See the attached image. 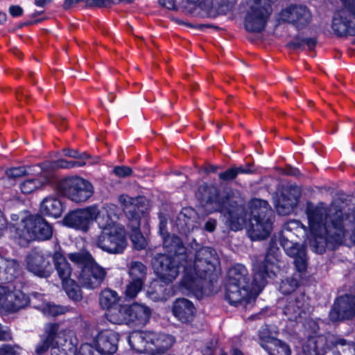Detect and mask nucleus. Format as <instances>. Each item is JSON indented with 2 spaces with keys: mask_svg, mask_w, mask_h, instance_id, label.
I'll use <instances>...</instances> for the list:
<instances>
[{
  "mask_svg": "<svg viewBox=\"0 0 355 355\" xmlns=\"http://www.w3.org/2000/svg\"><path fill=\"white\" fill-rule=\"evenodd\" d=\"M68 257L79 270L74 272V275L82 286L94 289L102 284L106 271L94 261L88 252L70 253Z\"/></svg>",
  "mask_w": 355,
  "mask_h": 355,
  "instance_id": "obj_6",
  "label": "nucleus"
},
{
  "mask_svg": "<svg viewBox=\"0 0 355 355\" xmlns=\"http://www.w3.org/2000/svg\"><path fill=\"white\" fill-rule=\"evenodd\" d=\"M3 266H5L3 272L6 275L5 279L7 281L12 280L19 274L20 266L16 260L5 259Z\"/></svg>",
  "mask_w": 355,
  "mask_h": 355,
  "instance_id": "obj_40",
  "label": "nucleus"
},
{
  "mask_svg": "<svg viewBox=\"0 0 355 355\" xmlns=\"http://www.w3.org/2000/svg\"><path fill=\"white\" fill-rule=\"evenodd\" d=\"M234 1V0H230V3H228L226 6V8L224 10H222V11H227V10H230L232 7V4H233Z\"/></svg>",
  "mask_w": 355,
  "mask_h": 355,
  "instance_id": "obj_60",
  "label": "nucleus"
},
{
  "mask_svg": "<svg viewBox=\"0 0 355 355\" xmlns=\"http://www.w3.org/2000/svg\"><path fill=\"white\" fill-rule=\"evenodd\" d=\"M82 0H65L64 1V7L66 8H69L74 4H76L81 1Z\"/></svg>",
  "mask_w": 355,
  "mask_h": 355,
  "instance_id": "obj_58",
  "label": "nucleus"
},
{
  "mask_svg": "<svg viewBox=\"0 0 355 355\" xmlns=\"http://www.w3.org/2000/svg\"><path fill=\"white\" fill-rule=\"evenodd\" d=\"M234 170H235V172H236V176L239 175V174H241V173H250L252 172V169L251 168V166L250 165H246V166H238V167H234Z\"/></svg>",
  "mask_w": 355,
  "mask_h": 355,
  "instance_id": "obj_53",
  "label": "nucleus"
},
{
  "mask_svg": "<svg viewBox=\"0 0 355 355\" xmlns=\"http://www.w3.org/2000/svg\"><path fill=\"white\" fill-rule=\"evenodd\" d=\"M96 245L110 254H121L127 247L125 230L121 225L101 231L95 240Z\"/></svg>",
  "mask_w": 355,
  "mask_h": 355,
  "instance_id": "obj_8",
  "label": "nucleus"
},
{
  "mask_svg": "<svg viewBox=\"0 0 355 355\" xmlns=\"http://www.w3.org/2000/svg\"><path fill=\"white\" fill-rule=\"evenodd\" d=\"M187 2L202 10H208L212 5V0H187Z\"/></svg>",
  "mask_w": 355,
  "mask_h": 355,
  "instance_id": "obj_46",
  "label": "nucleus"
},
{
  "mask_svg": "<svg viewBox=\"0 0 355 355\" xmlns=\"http://www.w3.org/2000/svg\"><path fill=\"white\" fill-rule=\"evenodd\" d=\"M64 211L62 202L54 196L45 198L40 204V211L42 214L53 218H58Z\"/></svg>",
  "mask_w": 355,
  "mask_h": 355,
  "instance_id": "obj_28",
  "label": "nucleus"
},
{
  "mask_svg": "<svg viewBox=\"0 0 355 355\" xmlns=\"http://www.w3.org/2000/svg\"><path fill=\"white\" fill-rule=\"evenodd\" d=\"M63 193L75 202L87 201L93 194V187L86 180L80 177H71L60 184Z\"/></svg>",
  "mask_w": 355,
  "mask_h": 355,
  "instance_id": "obj_11",
  "label": "nucleus"
},
{
  "mask_svg": "<svg viewBox=\"0 0 355 355\" xmlns=\"http://www.w3.org/2000/svg\"><path fill=\"white\" fill-rule=\"evenodd\" d=\"M261 346L268 352L269 355H291L288 345L280 340L274 338L262 339Z\"/></svg>",
  "mask_w": 355,
  "mask_h": 355,
  "instance_id": "obj_29",
  "label": "nucleus"
},
{
  "mask_svg": "<svg viewBox=\"0 0 355 355\" xmlns=\"http://www.w3.org/2000/svg\"><path fill=\"white\" fill-rule=\"evenodd\" d=\"M298 286V281L294 277H288L284 279L279 286V290L283 294H289L294 291Z\"/></svg>",
  "mask_w": 355,
  "mask_h": 355,
  "instance_id": "obj_43",
  "label": "nucleus"
},
{
  "mask_svg": "<svg viewBox=\"0 0 355 355\" xmlns=\"http://www.w3.org/2000/svg\"><path fill=\"white\" fill-rule=\"evenodd\" d=\"M114 173L119 177L123 178L129 176L132 173V169L130 167L122 166H116L114 168Z\"/></svg>",
  "mask_w": 355,
  "mask_h": 355,
  "instance_id": "obj_48",
  "label": "nucleus"
},
{
  "mask_svg": "<svg viewBox=\"0 0 355 355\" xmlns=\"http://www.w3.org/2000/svg\"><path fill=\"white\" fill-rule=\"evenodd\" d=\"M247 275L246 268L241 264L235 265L228 270L225 297L231 304L250 303L253 300L248 288Z\"/></svg>",
  "mask_w": 355,
  "mask_h": 355,
  "instance_id": "obj_7",
  "label": "nucleus"
},
{
  "mask_svg": "<svg viewBox=\"0 0 355 355\" xmlns=\"http://www.w3.org/2000/svg\"><path fill=\"white\" fill-rule=\"evenodd\" d=\"M12 339V334L8 329H4L0 325V340H10Z\"/></svg>",
  "mask_w": 355,
  "mask_h": 355,
  "instance_id": "obj_52",
  "label": "nucleus"
},
{
  "mask_svg": "<svg viewBox=\"0 0 355 355\" xmlns=\"http://www.w3.org/2000/svg\"><path fill=\"white\" fill-rule=\"evenodd\" d=\"M315 44V41L313 39H304L301 40L299 43H293L295 47H300L301 46L306 45L310 49L313 48Z\"/></svg>",
  "mask_w": 355,
  "mask_h": 355,
  "instance_id": "obj_50",
  "label": "nucleus"
},
{
  "mask_svg": "<svg viewBox=\"0 0 355 355\" xmlns=\"http://www.w3.org/2000/svg\"><path fill=\"white\" fill-rule=\"evenodd\" d=\"M355 315V297L340 296L337 298L329 313L332 321L347 319Z\"/></svg>",
  "mask_w": 355,
  "mask_h": 355,
  "instance_id": "obj_16",
  "label": "nucleus"
},
{
  "mask_svg": "<svg viewBox=\"0 0 355 355\" xmlns=\"http://www.w3.org/2000/svg\"><path fill=\"white\" fill-rule=\"evenodd\" d=\"M67 295L74 301H79L82 298V293L79 286L71 279L62 284Z\"/></svg>",
  "mask_w": 355,
  "mask_h": 355,
  "instance_id": "obj_41",
  "label": "nucleus"
},
{
  "mask_svg": "<svg viewBox=\"0 0 355 355\" xmlns=\"http://www.w3.org/2000/svg\"><path fill=\"white\" fill-rule=\"evenodd\" d=\"M14 222L10 226L12 239L20 245H25L32 240L46 241L51 238V226L41 216L33 215H13Z\"/></svg>",
  "mask_w": 355,
  "mask_h": 355,
  "instance_id": "obj_4",
  "label": "nucleus"
},
{
  "mask_svg": "<svg viewBox=\"0 0 355 355\" xmlns=\"http://www.w3.org/2000/svg\"><path fill=\"white\" fill-rule=\"evenodd\" d=\"M172 312L173 315L182 322L191 321L196 313L193 304L187 299H177L173 304Z\"/></svg>",
  "mask_w": 355,
  "mask_h": 355,
  "instance_id": "obj_23",
  "label": "nucleus"
},
{
  "mask_svg": "<svg viewBox=\"0 0 355 355\" xmlns=\"http://www.w3.org/2000/svg\"><path fill=\"white\" fill-rule=\"evenodd\" d=\"M6 174L9 178H17L26 175H39L40 171L36 170L35 166H18L8 168L6 171Z\"/></svg>",
  "mask_w": 355,
  "mask_h": 355,
  "instance_id": "obj_37",
  "label": "nucleus"
},
{
  "mask_svg": "<svg viewBox=\"0 0 355 355\" xmlns=\"http://www.w3.org/2000/svg\"><path fill=\"white\" fill-rule=\"evenodd\" d=\"M49 0H35V3L37 6L44 7Z\"/></svg>",
  "mask_w": 355,
  "mask_h": 355,
  "instance_id": "obj_59",
  "label": "nucleus"
},
{
  "mask_svg": "<svg viewBox=\"0 0 355 355\" xmlns=\"http://www.w3.org/2000/svg\"><path fill=\"white\" fill-rule=\"evenodd\" d=\"M119 299L116 292L110 289H105L101 293L99 302L102 308L109 310L117 305Z\"/></svg>",
  "mask_w": 355,
  "mask_h": 355,
  "instance_id": "obj_36",
  "label": "nucleus"
},
{
  "mask_svg": "<svg viewBox=\"0 0 355 355\" xmlns=\"http://www.w3.org/2000/svg\"><path fill=\"white\" fill-rule=\"evenodd\" d=\"M6 15L5 13H1L0 12V24L6 21Z\"/></svg>",
  "mask_w": 355,
  "mask_h": 355,
  "instance_id": "obj_61",
  "label": "nucleus"
},
{
  "mask_svg": "<svg viewBox=\"0 0 355 355\" xmlns=\"http://www.w3.org/2000/svg\"><path fill=\"white\" fill-rule=\"evenodd\" d=\"M21 348L17 345L4 344L0 347V355H19Z\"/></svg>",
  "mask_w": 355,
  "mask_h": 355,
  "instance_id": "obj_45",
  "label": "nucleus"
},
{
  "mask_svg": "<svg viewBox=\"0 0 355 355\" xmlns=\"http://www.w3.org/2000/svg\"><path fill=\"white\" fill-rule=\"evenodd\" d=\"M144 284L140 282L130 280L125 291V297L128 299L135 298L141 291Z\"/></svg>",
  "mask_w": 355,
  "mask_h": 355,
  "instance_id": "obj_42",
  "label": "nucleus"
},
{
  "mask_svg": "<svg viewBox=\"0 0 355 355\" xmlns=\"http://www.w3.org/2000/svg\"><path fill=\"white\" fill-rule=\"evenodd\" d=\"M345 7L337 10L333 17L331 28L338 35L355 33V0H341Z\"/></svg>",
  "mask_w": 355,
  "mask_h": 355,
  "instance_id": "obj_10",
  "label": "nucleus"
},
{
  "mask_svg": "<svg viewBox=\"0 0 355 355\" xmlns=\"http://www.w3.org/2000/svg\"><path fill=\"white\" fill-rule=\"evenodd\" d=\"M54 123L61 129H64L66 128V121L64 118L60 117L56 121H55Z\"/></svg>",
  "mask_w": 355,
  "mask_h": 355,
  "instance_id": "obj_57",
  "label": "nucleus"
},
{
  "mask_svg": "<svg viewBox=\"0 0 355 355\" xmlns=\"http://www.w3.org/2000/svg\"><path fill=\"white\" fill-rule=\"evenodd\" d=\"M166 222L164 220H161L159 223V232L162 236L168 234L166 230Z\"/></svg>",
  "mask_w": 355,
  "mask_h": 355,
  "instance_id": "obj_56",
  "label": "nucleus"
},
{
  "mask_svg": "<svg viewBox=\"0 0 355 355\" xmlns=\"http://www.w3.org/2000/svg\"><path fill=\"white\" fill-rule=\"evenodd\" d=\"M119 334L110 329L100 331L95 337L94 344L101 354H112L117 349Z\"/></svg>",
  "mask_w": 355,
  "mask_h": 355,
  "instance_id": "obj_18",
  "label": "nucleus"
},
{
  "mask_svg": "<svg viewBox=\"0 0 355 355\" xmlns=\"http://www.w3.org/2000/svg\"><path fill=\"white\" fill-rule=\"evenodd\" d=\"M130 347L139 353L164 355L175 343L174 338L160 332L133 331L128 339Z\"/></svg>",
  "mask_w": 355,
  "mask_h": 355,
  "instance_id": "obj_5",
  "label": "nucleus"
},
{
  "mask_svg": "<svg viewBox=\"0 0 355 355\" xmlns=\"http://www.w3.org/2000/svg\"><path fill=\"white\" fill-rule=\"evenodd\" d=\"M159 3L168 9H173L175 6L173 0H159Z\"/></svg>",
  "mask_w": 355,
  "mask_h": 355,
  "instance_id": "obj_55",
  "label": "nucleus"
},
{
  "mask_svg": "<svg viewBox=\"0 0 355 355\" xmlns=\"http://www.w3.org/2000/svg\"><path fill=\"white\" fill-rule=\"evenodd\" d=\"M300 223L295 220L289 221L285 224L281 243L285 252L294 259V263L297 270L302 272H304L306 268L305 248L304 246L288 240V237H289V236L286 235V238H285L284 235L286 232H291L293 228L298 227Z\"/></svg>",
  "mask_w": 355,
  "mask_h": 355,
  "instance_id": "obj_13",
  "label": "nucleus"
},
{
  "mask_svg": "<svg viewBox=\"0 0 355 355\" xmlns=\"http://www.w3.org/2000/svg\"><path fill=\"white\" fill-rule=\"evenodd\" d=\"M36 170L40 171V174L37 175V178L27 179L20 184V189L24 194H29L37 189L42 188L47 182L45 175H42L43 167L42 166H36Z\"/></svg>",
  "mask_w": 355,
  "mask_h": 355,
  "instance_id": "obj_31",
  "label": "nucleus"
},
{
  "mask_svg": "<svg viewBox=\"0 0 355 355\" xmlns=\"http://www.w3.org/2000/svg\"><path fill=\"white\" fill-rule=\"evenodd\" d=\"M51 259L53 254L50 252L35 248L26 256V268L39 277H49L53 272Z\"/></svg>",
  "mask_w": 355,
  "mask_h": 355,
  "instance_id": "obj_9",
  "label": "nucleus"
},
{
  "mask_svg": "<svg viewBox=\"0 0 355 355\" xmlns=\"http://www.w3.org/2000/svg\"><path fill=\"white\" fill-rule=\"evenodd\" d=\"M330 346L329 336H311L303 344L302 350L305 355H324Z\"/></svg>",
  "mask_w": 355,
  "mask_h": 355,
  "instance_id": "obj_24",
  "label": "nucleus"
},
{
  "mask_svg": "<svg viewBox=\"0 0 355 355\" xmlns=\"http://www.w3.org/2000/svg\"><path fill=\"white\" fill-rule=\"evenodd\" d=\"M317 251L322 252V250L317 249Z\"/></svg>",
  "mask_w": 355,
  "mask_h": 355,
  "instance_id": "obj_64",
  "label": "nucleus"
},
{
  "mask_svg": "<svg viewBox=\"0 0 355 355\" xmlns=\"http://www.w3.org/2000/svg\"><path fill=\"white\" fill-rule=\"evenodd\" d=\"M10 14L14 17H19L23 14V9L19 6H11L9 8Z\"/></svg>",
  "mask_w": 355,
  "mask_h": 355,
  "instance_id": "obj_51",
  "label": "nucleus"
},
{
  "mask_svg": "<svg viewBox=\"0 0 355 355\" xmlns=\"http://www.w3.org/2000/svg\"><path fill=\"white\" fill-rule=\"evenodd\" d=\"M28 302V297L21 291L0 285V309L15 312L26 306Z\"/></svg>",
  "mask_w": 355,
  "mask_h": 355,
  "instance_id": "obj_15",
  "label": "nucleus"
},
{
  "mask_svg": "<svg viewBox=\"0 0 355 355\" xmlns=\"http://www.w3.org/2000/svg\"><path fill=\"white\" fill-rule=\"evenodd\" d=\"M216 226V221L214 219L209 218L205 224V230L207 232H212Z\"/></svg>",
  "mask_w": 355,
  "mask_h": 355,
  "instance_id": "obj_54",
  "label": "nucleus"
},
{
  "mask_svg": "<svg viewBox=\"0 0 355 355\" xmlns=\"http://www.w3.org/2000/svg\"><path fill=\"white\" fill-rule=\"evenodd\" d=\"M128 275L130 280L144 283L147 275V268L140 261H131L128 264Z\"/></svg>",
  "mask_w": 355,
  "mask_h": 355,
  "instance_id": "obj_34",
  "label": "nucleus"
},
{
  "mask_svg": "<svg viewBox=\"0 0 355 355\" xmlns=\"http://www.w3.org/2000/svg\"><path fill=\"white\" fill-rule=\"evenodd\" d=\"M37 309L40 310L44 315L46 316H56L63 314L67 311V308L49 302H44L40 305L35 306Z\"/></svg>",
  "mask_w": 355,
  "mask_h": 355,
  "instance_id": "obj_38",
  "label": "nucleus"
},
{
  "mask_svg": "<svg viewBox=\"0 0 355 355\" xmlns=\"http://www.w3.org/2000/svg\"><path fill=\"white\" fill-rule=\"evenodd\" d=\"M232 355H243V353L239 349H234Z\"/></svg>",
  "mask_w": 355,
  "mask_h": 355,
  "instance_id": "obj_62",
  "label": "nucleus"
},
{
  "mask_svg": "<svg viewBox=\"0 0 355 355\" xmlns=\"http://www.w3.org/2000/svg\"><path fill=\"white\" fill-rule=\"evenodd\" d=\"M228 214L231 230L238 231L245 227L252 241L265 239L272 231L271 210L265 200L253 199L249 202L248 210L243 206H236Z\"/></svg>",
  "mask_w": 355,
  "mask_h": 355,
  "instance_id": "obj_2",
  "label": "nucleus"
},
{
  "mask_svg": "<svg viewBox=\"0 0 355 355\" xmlns=\"http://www.w3.org/2000/svg\"><path fill=\"white\" fill-rule=\"evenodd\" d=\"M130 226L132 229V232L130 234V239L132 242L134 247L137 250H142L147 245V241L146 238L141 234L138 227L134 226V220L130 221Z\"/></svg>",
  "mask_w": 355,
  "mask_h": 355,
  "instance_id": "obj_39",
  "label": "nucleus"
},
{
  "mask_svg": "<svg viewBox=\"0 0 355 355\" xmlns=\"http://www.w3.org/2000/svg\"><path fill=\"white\" fill-rule=\"evenodd\" d=\"M73 334L69 330H61L58 324H49L45 327V334L41 336L36 346L37 354H42L49 348L51 355H93V347L90 344H83L76 352Z\"/></svg>",
  "mask_w": 355,
  "mask_h": 355,
  "instance_id": "obj_3",
  "label": "nucleus"
},
{
  "mask_svg": "<svg viewBox=\"0 0 355 355\" xmlns=\"http://www.w3.org/2000/svg\"><path fill=\"white\" fill-rule=\"evenodd\" d=\"M64 153L66 156L76 158L77 161L69 162L65 159H59L51 163L50 167L51 168H71L74 167H81L86 164L84 161L89 157L86 153H80L76 150L64 149Z\"/></svg>",
  "mask_w": 355,
  "mask_h": 355,
  "instance_id": "obj_25",
  "label": "nucleus"
},
{
  "mask_svg": "<svg viewBox=\"0 0 355 355\" xmlns=\"http://www.w3.org/2000/svg\"><path fill=\"white\" fill-rule=\"evenodd\" d=\"M329 342L331 345L330 348H336L340 355H355V343L346 340L336 337L333 335L329 336Z\"/></svg>",
  "mask_w": 355,
  "mask_h": 355,
  "instance_id": "obj_32",
  "label": "nucleus"
},
{
  "mask_svg": "<svg viewBox=\"0 0 355 355\" xmlns=\"http://www.w3.org/2000/svg\"><path fill=\"white\" fill-rule=\"evenodd\" d=\"M95 214L94 205L78 209L67 214L63 223L67 227L87 232L94 222Z\"/></svg>",
  "mask_w": 355,
  "mask_h": 355,
  "instance_id": "obj_14",
  "label": "nucleus"
},
{
  "mask_svg": "<svg viewBox=\"0 0 355 355\" xmlns=\"http://www.w3.org/2000/svg\"><path fill=\"white\" fill-rule=\"evenodd\" d=\"M94 206L96 212L94 221L96 222L101 231L114 225H119L116 223V220L119 215V209L116 205L113 204L105 205L101 209L96 205Z\"/></svg>",
  "mask_w": 355,
  "mask_h": 355,
  "instance_id": "obj_17",
  "label": "nucleus"
},
{
  "mask_svg": "<svg viewBox=\"0 0 355 355\" xmlns=\"http://www.w3.org/2000/svg\"><path fill=\"white\" fill-rule=\"evenodd\" d=\"M163 239V247L168 253L167 256L176 257L178 259L188 258L185 248L180 239L175 235L166 234L162 236Z\"/></svg>",
  "mask_w": 355,
  "mask_h": 355,
  "instance_id": "obj_27",
  "label": "nucleus"
},
{
  "mask_svg": "<svg viewBox=\"0 0 355 355\" xmlns=\"http://www.w3.org/2000/svg\"><path fill=\"white\" fill-rule=\"evenodd\" d=\"M290 174L297 175L299 174V171L297 169H293V171L290 173Z\"/></svg>",
  "mask_w": 355,
  "mask_h": 355,
  "instance_id": "obj_63",
  "label": "nucleus"
},
{
  "mask_svg": "<svg viewBox=\"0 0 355 355\" xmlns=\"http://www.w3.org/2000/svg\"><path fill=\"white\" fill-rule=\"evenodd\" d=\"M215 259V251L204 247L196 252L193 260L159 254L154 259L153 265L157 277L166 284L176 279L181 265L184 268L181 286L188 292L198 295L202 293V280L214 270L213 261Z\"/></svg>",
  "mask_w": 355,
  "mask_h": 355,
  "instance_id": "obj_1",
  "label": "nucleus"
},
{
  "mask_svg": "<svg viewBox=\"0 0 355 355\" xmlns=\"http://www.w3.org/2000/svg\"><path fill=\"white\" fill-rule=\"evenodd\" d=\"M254 281L258 286L263 285L267 277H271L278 270L277 250L271 249L265 257L253 259Z\"/></svg>",
  "mask_w": 355,
  "mask_h": 355,
  "instance_id": "obj_12",
  "label": "nucleus"
},
{
  "mask_svg": "<svg viewBox=\"0 0 355 355\" xmlns=\"http://www.w3.org/2000/svg\"><path fill=\"white\" fill-rule=\"evenodd\" d=\"M150 310L144 304L134 303L129 306L128 320L129 325H144L150 317Z\"/></svg>",
  "mask_w": 355,
  "mask_h": 355,
  "instance_id": "obj_26",
  "label": "nucleus"
},
{
  "mask_svg": "<svg viewBox=\"0 0 355 355\" xmlns=\"http://www.w3.org/2000/svg\"><path fill=\"white\" fill-rule=\"evenodd\" d=\"M281 18L285 21L300 26L306 25L310 22L311 14L306 6H291L282 11Z\"/></svg>",
  "mask_w": 355,
  "mask_h": 355,
  "instance_id": "obj_19",
  "label": "nucleus"
},
{
  "mask_svg": "<svg viewBox=\"0 0 355 355\" xmlns=\"http://www.w3.org/2000/svg\"><path fill=\"white\" fill-rule=\"evenodd\" d=\"M143 201L141 197L133 198L124 194L119 197V202L124 212L130 221L134 220V226L136 227L140 225V216L143 210L140 209L139 205Z\"/></svg>",
  "mask_w": 355,
  "mask_h": 355,
  "instance_id": "obj_21",
  "label": "nucleus"
},
{
  "mask_svg": "<svg viewBox=\"0 0 355 355\" xmlns=\"http://www.w3.org/2000/svg\"><path fill=\"white\" fill-rule=\"evenodd\" d=\"M218 177L223 181H228L234 179L236 177L234 168L232 167L224 172L220 173Z\"/></svg>",
  "mask_w": 355,
  "mask_h": 355,
  "instance_id": "obj_47",
  "label": "nucleus"
},
{
  "mask_svg": "<svg viewBox=\"0 0 355 355\" xmlns=\"http://www.w3.org/2000/svg\"><path fill=\"white\" fill-rule=\"evenodd\" d=\"M196 219V213L191 208L183 209L178 216V220L180 222H184L188 231H192L195 228L198 227V224Z\"/></svg>",
  "mask_w": 355,
  "mask_h": 355,
  "instance_id": "obj_35",
  "label": "nucleus"
},
{
  "mask_svg": "<svg viewBox=\"0 0 355 355\" xmlns=\"http://www.w3.org/2000/svg\"><path fill=\"white\" fill-rule=\"evenodd\" d=\"M300 194L296 189L284 190L280 195L274 198L275 209L280 215L291 214L297 205Z\"/></svg>",
  "mask_w": 355,
  "mask_h": 355,
  "instance_id": "obj_20",
  "label": "nucleus"
},
{
  "mask_svg": "<svg viewBox=\"0 0 355 355\" xmlns=\"http://www.w3.org/2000/svg\"><path fill=\"white\" fill-rule=\"evenodd\" d=\"M208 202L210 205L213 204V209L214 211L223 212L227 209V205H229V200L227 199L225 200H220L218 196H216L214 198H209L208 200Z\"/></svg>",
  "mask_w": 355,
  "mask_h": 355,
  "instance_id": "obj_44",
  "label": "nucleus"
},
{
  "mask_svg": "<svg viewBox=\"0 0 355 355\" xmlns=\"http://www.w3.org/2000/svg\"><path fill=\"white\" fill-rule=\"evenodd\" d=\"M87 5L90 7H107L111 4L110 0H87Z\"/></svg>",
  "mask_w": 355,
  "mask_h": 355,
  "instance_id": "obj_49",
  "label": "nucleus"
},
{
  "mask_svg": "<svg viewBox=\"0 0 355 355\" xmlns=\"http://www.w3.org/2000/svg\"><path fill=\"white\" fill-rule=\"evenodd\" d=\"M309 303L305 295L300 293L297 297H290L284 306L283 312L291 321H297L303 313L308 309Z\"/></svg>",
  "mask_w": 355,
  "mask_h": 355,
  "instance_id": "obj_22",
  "label": "nucleus"
},
{
  "mask_svg": "<svg viewBox=\"0 0 355 355\" xmlns=\"http://www.w3.org/2000/svg\"><path fill=\"white\" fill-rule=\"evenodd\" d=\"M129 306L116 305L107 310V319L113 324H128Z\"/></svg>",
  "mask_w": 355,
  "mask_h": 355,
  "instance_id": "obj_33",
  "label": "nucleus"
},
{
  "mask_svg": "<svg viewBox=\"0 0 355 355\" xmlns=\"http://www.w3.org/2000/svg\"><path fill=\"white\" fill-rule=\"evenodd\" d=\"M53 260L55 268L62 279V284L64 282L71 280L69 278L71 275V268L62 253L60 251H55L53 254Z\"/></svg>",
  "mask_w": 355,
  "mask_h": 355,
  "instance_id": "obj_30",
  "label": "nucleus"
}]
</instances>
